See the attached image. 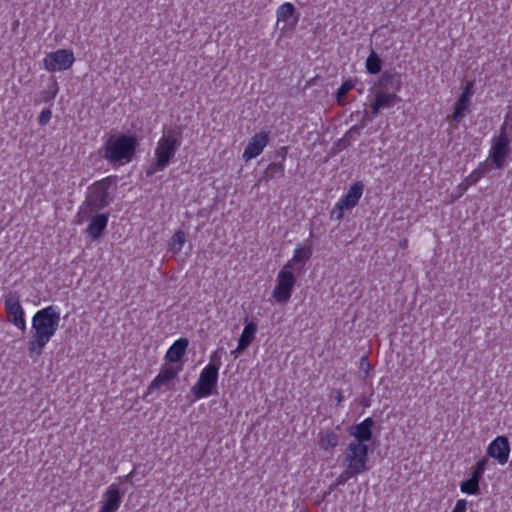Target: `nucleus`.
Here are the masks:
<instances>
[{"instance_id": "f257e3e1", "label": "nucleus", "mask_w": 512, "mask_h": 512, "mask_svg": "<svg viewBox=\"0 0 512 512\" xmlns=\"http://www.w3.org/2000/svg\"><path fill=\"white\" fill-rule=\"evenodd\" d=\"M60 314L56 307L48 306L37 311L32 319L33 334L28 342L30 356L42 354L45 346L58 330Z\"/></svg>"}, {"instance_id": "f03ea898", "label": "nucleus", "mask_w": 512, "mask_h": 512, "mask_svg": "<svg viewBox=\"0 0 512 512\" xmlns=\"http://www.w3.org/2000/svg\"><path fill=\"white\" fill-rule=\"evenodd\" d=\"M137 144L133 136L114 134L106 140L100 153L110 163L123 165L131 161Z\"/></svg>"}, {"instance_id": "7ed1b4c3", "label": "nucleus", "mask_w": 512, "mask_h": 512, "mask_svg": "<svg viewBox=\"0 0 512 512\" xmlns=\"http://www.w3.org/2000/svg\"><path fill=\"white\" fill-rule=\"evenodd\" d=\"M181 145V132L176 129H169L157 143L155 149V161L147 169V176L163 171L174 157L178 147Z\"/></svg>"}, {"instance_id": "20e7f679", "label": "nucleus", "mask_w": 512, "mask_h": 512, "mask_svg": "<svg viewBox=\"0 0 512 512\" xmlns=\"http://www.w3.org/2000/svg\"><path fill=\"white\" fill-rule=\"evenodd\" d=\"M112 185L111 178H105L95 182L88 188L85 202L79 210L81 220L89 218L94 212H97L108 206L113 197L110 193Z\"/></svg>"}, {"instance_id": "39448f33", "label": "nucleus", "mask_w": 512, "mask_h": 512, "mask_svg": "<svg viewBox=\"0 0 512 512\" xmlns=\"http://www.w3.org/2000/svg\"><path fill=\"white\" fill-rule=\"evenodd\" d=\"M220 365V355L215 351L210 356V363L202 370L197 383L192 387V393L196 398H204L213 393Z\"/></svg>"}, {"instance_id": "423d86ee", "label": "nucleus", "mask_w": 512, "mask_h": 512, "mask_svg": "<svg viewBox=\"0 0 512 512\" xmlns=\"http://www.w3.org/2000/svg\"><path fill=\"white\" fill-rule=\"evenodd\" d=\"M510 140L508 137V123L504 122L500 127L498 136L492 138L491 149L489 152L488 164L490 169H500L504 167L505 159L510 152Z\"/></svg>"}, {"instance_id": "0eeeda50", "label": "nucleus", "mask_w": 512, "mask_h": 512, "mask_svg": "<svg viewBox=\"0 0 512 512\" xmlns=\"http://www.w3.org/2000/svg\"><path fill=\"white\" fill-rule=\"evenodd\" d=\"M368 446L359 441H351L344 452L343 465L353 472L362 474L369 469Z\"/></svg>"}, {"instance_id": "6e6552de", "label": "nucleus", "mask_w": 512, "mask_h": 512, "mask_svg": "<svg viewBox=\"0 0 512 512\" xmlns=\"http://www.w3.org/2000/svg\"><path fill=\"white\" fill-rule=\"evenodd\" d=\"M295 284L296 277L292 270L283 266L277 275L276 285L272 292L273 298L280 304L287 303L291 298Z\"/></svg>"}, {"instance_id": "1a4fd4ad", "label": "nucleus", "mask_w": 512, "mask_h": 512, "mask_svg": "<svg viewBox=\"0 0 512 512\" xmlns=\"http://www.w3.org/2000/svg\"><path fill=\"white\" fill-rule=\"evenodd\" d=\"M74 61V54L71 50L59 49L46 54L43 65L47 71L56 72L69 69Z\"/></svg>"}, {"instance_id": "9d476101", "label": "nucleus", "mask_w": 512, "mask_h": 512, "mask_svg": "<svg viewBox=\"0 0 512 512\" xmlns=\"http://www.w3.org/2000/svg\"><path fill=\"white\" fill-rule=\"evenodd\" d=\"M363 194V185L360 182L354 183L350 186L347 193L336 203L331 211V217L340 220L343 217L344 211L353 208L359 201Z\"/></svg>"}, {"instance_id": "9b49d317", "label": "nucleus", "mask_w": 512, "mask_h": 512, "mask_svg": "<svg viewBox=\"0 0 512 512\" xmlns=\"http://www.w3.org/2000/svg\"><path fill=\"white\" fill-rule=\"evenodd\" d=\"M4 303L8 320L17 328L24 331L26 329V321L19 297L14 294H9L5 297Z\"/></svg>"}, {"instance_id": "f8f14e48", "label": "nucleus", "mask_w": 512, "mask_h": 512, "mask_svg": "<svg viewBox=\"0 0 512 512\" xmlns=\"http://www.w3.org/2000/svg\"><path fill=\"white\" fill-rule=\"evenodd\" d=\"M510 445L507 437H496L487 447V455L497 460L500 465L508 462Z\"/></svg>"}, {"instance_id": "ddd939ff", "label": "nucleus", "mask_w": 512, "mask_h": 512, "mask_svg": "<svg viewBox=\"0 0 512 512\" xmlns=\"http://www.w3.org/2000/svg\"><path fill=\"white\" fill-rule=\"evenodd\" d=\"M268 144V135L264 132L255 134L248 142L242 158L249 161L260 155Z\"/></svg>"}, {"instance_id": "4468645a", "label": "nucleus", "mask_w": 512, "mask_h": 512, "mask_svg": "<svg viewBox=\"0 0 512 512\" xmlns=\"http://www.w3.org/2000/svg\"><path fill=\"white\" fill-rule=\"evenodd\" d=\"M295 7L291 3H284L280 5L276 11L277 27L284 31L287 26L295 27L298 18L294 17Z\"/></svg>"}, {"instance_id": "2eb2a0df", "label": "nucleus", "mask_w": 512, "mask_h": 512, "mask_svg": "<svg viewBox=\"0 0 512 512\" xmlns=\"http://www.w3.org/2000/svg\"><path fill=\"white\" fill-rule=\"evenodd\" d=\"M120 503L121 494L119 487L116 484H112L103 494V504L99 512H115L120 507Z\"/></svg>"}, {"instance_id": "dca6fc26", "label": "nucleus", "mask_w": 512, "mask_h": 512, "mask_svg": "<svg viewBox=\"0 0 512 512\" xmlns=\"http://www.w3.org/2000/svg\"><path fill=\"white\" fill-rule=\"evenodd\" d=\"M256 332H257V324L254 322H250L244 327L242 334L238 341V346H237L236 350L232 352V354L235 357H237L238 353H241L242 351H244L246 348H248L250 346V344L254 340Z\"/></svg>"}, {"instance_id": "f3484780", "label": "nucleus", "mask_w": 512, "mask_h": 512, "mask_svg": "<svg viewBox=\"0 0 512 512\" xmlns=\"http://www.w3.org/2000/svg\"><path fill=\"white\" fill-rule=\"evenodd\" d=\"M108 215L96 214L91 217L90 223L86 229L87 234L93 239H98L107 226Z\"/></svg>"}, {"instance_id": "a211bd4d", "label": "nucleus", "mask_w": 512, "mask_h": 512, "mask_svg": "<svg viewBox=\"0 0 512 512\" xmlns=\"http://www.w3.org/2000/svg\"><path fill=\"white\" fill-rule=\"evenodd\" d=\"M178 371L173 367H165L161 370L158 376L150 383L148 390L151 392L154 389H159L163 386L168 387L170 382L176 378Z\"/></svg>"}, {"instance_id": "6ab92c4d", "label": "nucleus", "mask_w": 512, "mask_h": 512, "mask_svg": "<svg viewBox=\"0 0 512 512\" xmlns=\"http://www.w3.org/2000/svg\"><path fill=\"white\" fill-rule=\"evenodd\" d=\"M398 97L395 93L377 92L375 102L371 106L373 116L377 115L381 109L393 106Z\"/></svg>"}, {"instance_id": "aec40b11", "label": "nucleus", "mask_w": 512, "mask_h": 512, "mask_svg": "<svg viewBox=\"0 0 512 512\" xmlns=\"http://www.w3.org/2000/svg\"><path fill=\"white\" fill-rule=\"evenodd\" d=\"M372 426H373V420L371 418H366L361 423L355 425L353 427V431L351 432V435L355 438L354 441H359L360 443H365V442L371 440Z\"/></svg>"}, {"instance_id": "412c9836", "label": "nucleus", "mask_w": 512, "mask_h": 512, "mask_svg": "<svg viewBox=\"0 0 512 512\" xmlns=\"http://www.w3.org/2000/svg\"><path fill=\"white\" fill-rule=\"evenodd\" d=\"M312 255L311 247H305L298 244L294 250L292 259H290L284 266L288 269H293L294 265L301 263L305 264Z\"/></svg>"}, {"instance_id": "4be33fe9", "label": "nucleus", "mask_w": 512, "mask_h": 512, "mask_svg": "<svg viewBox=\"0 0 512 512\" xmlns=\"http://www.w3.org/2000/svg\"><path fill=\"white\" fill-rule=\"evenodd\" d=\"M340 436L337 431L326 430L319 434V445L325 451L333 450L339 443Z\"/></svg>"}, {"instance_id": "5701e85b", "label": "nucleus", "mask_w": 512, "mask_h": 512, "mask_svg": "<svg viewBox=\"0 0 512 512\" xmlns=\"http://www.w3.org/2000/svg\"><path fill=\"white\" fill-rule=\"evenodd\" d=\"M188 346L187 339L181 338L175 341L166 353V359L170 362H177L185 354Z\"/></svg>"}, {"instance_id": "b1692460", "label": "nucleus", "mask_w": 512, "mask_h": 512, "mask_svg": "<svg viewBox=\"0 0 512 512\" xmlns=\"http://www.w3.org/2000/svg\"><path fill=\"white\" fill-rule=\"evenodd\" d=\"M469 101L467 100V93H462L456 102L452 120L460 122L468 112Z\"/></svg>"}, {"instance_id": "393cba45", "label": "nucleus", "mask_w": 512, "mask_h": 512, "mask_svg": "<svg viewBox=\"0 0 512 512\" xmlns=\"http://www.w3.org/2000/svg\"><path fill=\"white\" fill-rule=\"evenodd\" d=\"M284 175V166L282 163H270L264 172L266 181Z\"/></svg>"}, {"instance_id": "a878e982", "label": "nucleus", "mask_w": 512, "mask_h": 512, "mask_svg": "<svg viewBox=\"0 0 512 512\" xmlns=\"http://www.w3.org/2000/svg\"><path fill=\"white\" fill-rule=\"evenodd\" d=\"M479 479L471 476L468 480L463 481L461 483L460 489L461 492L466 494L475 495L479 493Z\"/></svg>"}, {"instance_id": "bb28decb", "label": "nucleus", "mask_w": 512, "mask_h": 512, "mask_svg": "<svg viewBox=\"0 0 512 512\" xmlns=\"http://www.w3.org/2000/svg\"><path fill=\"white\" fill-rule=\"evenodd\" d=\"M490 169V165L488 161L481 164L477 169H475L467 178V185L475 184L482 176H484Z\"/></svg>"}, {"instance_id": "cd10ccee", "label": "nucleus", "mask_w": 512, "mask_h": 512, "mask_svg": "<svg viewBox=\"0 0 512 512\" xmlns=\"http://www.w3.org/2000/svg\"><path fill=\"white\" fill-rule=\"evenodd\" d=\"M186 242V235L182 230H178L173 235L170 242V250L174 253H179L182 250L184 243Z\"/></svg>"}, {"instance_id": "c85d7f7f", "label": "nucleus", "mask_w": 512, "mask_h": 512, "mask_svg": "<svg viewBox=\"0 0 512 512\" xmlns=\"http://www.w3.org/2000/svg\"><path fill=\"white\" fill-rule=\"evenodd\" d=\"M366 69L371 74H377L381 71V60L374 51L366 59Z\"/></svg>"}, {"instance_id": "c756f323", "label": "nucleus", "mask_w": 512, "mask_h": 512, "mask_svg": "<svg viewBox=\"0 0 512 512\" xmlns=\"http://www.w3.org/2000/svg\"><path fill=\"white\" fill-rule=\"evenodd\" d=\"M354 87V83L351 80L345 81L337 90V101L340 105H344V97L348 91Z\"/></svg>"}, {"instance_id": "7c9ffc66", "label": "nucleus", "mask_w": 512, "mask_h": 512, "mask_svg": "<svg viewBox=\"0 0 512 512\" xmlns=\"http://www.w3.org/2000/svg\"><path fill=\"white\" fill-rule=\"evenodd\" d=\"M355 475H358L357 472H353L348 467H345V469L340 473V475L336 478V481L334 483L335 486H340L345 484L350 478L354 477Z\"/></svg>"}, {"instance_id": "2f4dec72", "label": "nucleus", "mask_w": 512, "mask_h": 512, "mask_svg": "<svg viewBox=\"0 0 512 512\" xmlns=\"http://www.w3.org/2000/svg\"><path fill=\"white\" fill-rule=\"evenodd\" d=\"M488 462H489V460L487 458H482L481 460H479L476 463V466H475L471 476L480 480L482 478V475H483L486 467H487Z\"/></svg>"}, {"instance_id": "473e14b6", "label": "nucleus", "mask_w": 512, "mask_h": 512, "mask_svg": "<svg viewBox=\"0 0 512 512\" xmlns=\"http://www.w3.org/2000/svg\"><path fill=\"white\" fill-rule=\"evenodd\" d=\"M51 116H52V114L49 109L43 110L40 113L39 118H38L39 124H41V125L47 124L50 121Z\"/></svg>"}, {"instance_id": "72a5a7b5", "label": "nucleus", "mask_w": 512, "mask_h": 512, "mask_svg": "<svg viewBox=\"0 0 512 512\" xmlns=\"http://www.w3.org/2000/svg\"><path fill=\"white\" fill-rule=\"evenodd\" d=\"M467 508V501L465 499H459L452 512H465Z\"/></svg>"}, {"instance_id": "f704fd0d", "label": "nucleus", "mask_w": 512, "mask_h": 512, "mask_svg": "<svg viewBox=\"0 0 512 512\" xmlns=\"http://www.w3.org/2000/svg\"><path fill=\"white\" fill-rule=\"evenodd\" d=\"M472 85L473 83L472 82H468L466 87H465V90L463 91V93H467V100L469 101V98H470V95H471V88H472Z\"/></svg>"}, {"instance_id": "c9c22d12", "label": "nucleus", "mask_w": 512, "mask_h": 512, "mask_svg": "<svg viewBox=\"0 0 512 512\" xmlns=\"http://www.w3.org/2000/svg\"><path fill=\"white\" fill-rule=\"evenodd\" d=\"M336 401L337 405H339L343 401V395L341 391L336 392Z\"/></svg>"}, {"instance_id": "e433bc0d", "label": "nucleus", "mask_w": 512, "mask_h": 512, "mask_svg": "<svg viewBox=\"0 0 512 512\" xmlns=\"http://www.w3.org/2000/svg\"><path fill=\"white\" fill-rule=\"evenodd\" d=\"M509 121H512V112H508L506 115V119L504 122L508 123V128L512 129V126L509 125Z\"/></svg>"}, {"instance_id": "4c0bfd02", "label": "nucleus", "mask_w": 512, "mask_h": 512, "mask_svg": "<svg viewBox=\"0 0 512 512\" xmlns=\"http://www.w3.org/2000/svg\"><path fill=\"white\" fill-rule=\"evenodd\" d=\"M359 128L357 126H354L350 129L349 133L358 132Z\"/></svg>"}, {"instance_id": "58836bf2", "label": "nucleus", "mask_w": 512, "mask_h": 512, "mask_svg": "<svg viewBox=\"0 0 512 512\" xmlns=\"http://www.w3.org/2000/svg\"><path fill=\"white\" fill-rule=\"evenodd\" d=\"M54 86H55V88H54V91H53V97L56 95L57 90H58V89H57V85L55 84Z\"/></svg>"}, {"instance_id": "ea45409f", "label": "nucleus", "mask_w": 512, "mask_h": 512, "mask_svg": "<svg viewBox=\"0 0 512 512\" xmlns=\"http://www.w3.org/2000/svg\"><path fill=\"white\" fill-rule=\"evenodd\" d=\"M366 361H367V357L364 356V357L361 358V364H363Z\"/></svg>"}]
</instances>
